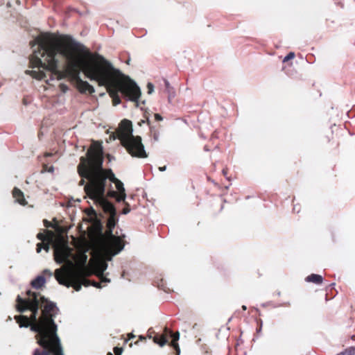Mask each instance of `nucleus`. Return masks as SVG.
<instances>
[{"instance_id":"nucleus-1","label":"nucleus","mask_w":355,"mask_h":355,"mask_svg":"<svg viewBox=\"0 0 355 355\" xmlns=\"http://www.w3.org/2000/svg\"><path fill=\"white\" fill-rule=\"evenodd\" d=\"M33 55L30 62L33 69L37 70L28 72L34 78L42 80L46 77V72H56L58 68V56L64 58L68 70L76 78L77 87L81 93L93 94L94 87L80 77L82 71L90 80L96 81L100 86H117L128 94L135 92L132 99L139 94L137 83L119 69L103 55L92 54L84 44L71 35L57 37L49 33H42L31 42Z\"/></svg>"},{"instance_id":"nucleus-2","label":"nucleus","mask_w":355,"mask_h":355,"mask_svg":"<svg viewBox=\"0 0 355 355\" xmlns=\"http://www.w3.org/2000/svg\"><path fill=\"white\" fill-rule=\"evenodd\" d=\"M103 147L98 145L96 149L88 150L87 157L80 158L78 172L80 176L89 180V183L84 187L87 196L109 215L107 227L109 232L112 234L118 219L114 206L105 197L106 180L109 179L111 182L114 183L119 192L117 194L116 191L110 190L107 193L108 197L115 198L119 202H125L126 194L123 183L115 177L111 169L103 170Z\"/></svg>"},{"instance_id":"nucleus-3","label":"nucleus","mask_w":355,"mask_h":355,"mask_svg":"<svg viewBox=\"0 0 355 355\" xmlns=\"http://www.w3.org/2000/svg\"><path fill=\"white\" fill-rule=\"evenodd\" d=\"M15 320L19 324L20 328H27L30 327L31 331L38 334L39 339L37 343L43 349H51L53 355H64L63 348L61 345L60 338L59 342L54 338L52 328L39 318V321L30 323L29 319L26 315H16Z\"/></svg>"},{"instance_id":"nucleus-4","label":"nucleus","mask_w":355,"mask_h":355,"mask_svg":"<svg viewBox=\"0 0 355 355\" xmlns=\"http://www.w3.org/2000/svg\"><path fill=\"white\" fill-rule=\"evenodd\" d=\"M117 138L132 156L140 158L147 157L148 155L141 142V137L133 135L132 124L130 120L121 121L117 131Z\"/></svg>"},{"instance_id":"nucleus-5","label":"nucleus","mask_w":355,"mask_h":355,"mask_svg":"<svg viewBox=\"0 0 355 355\" xmlns=\"http://www.w3.org/2000/svg\"><path fill=\"white\" fill-rule=\"evenodd\" d=\"M106 234L109 237L106 246V252L110 257L107 260H105L99 255L94 258L93 260V267L98 277L102 276L107 270L108 267L107 261H111L112 257L119 253L124 248L123 240L120 237L114 236L112 233L110 234L107 227Z\"/></svg>"},{"instance_id":"nucleus-6","label":"nucleus","mask_w":355,"mask_h":355,"mask_svg":"<svg viewBox=\"0 0 355 355\" xmlns=\"http://www.w3.org/2000/svg\"><path fill=\"white\" fill-rule=\"evenodd\" d=\"M28 297L23 299L18 295L17 297V304L16 306L17 311L24 313L27 310L31 311V315L28 318L29 321L36 322L39 321L38 310L40 307V300L38 293L28 291L26 293Z\"/></svg>"},{"instance_id":"nucleus-7","label":"nucleus","mask_w":355,"mask_h":355,"mask_svg":"<svg viewBox=\"0 0 355 355\" xmlns=\"http://www.w3.org/2000/svg\"><path fill=\"white\" fill-rule=\"evenodd\" d=\"M40 306L45 304L42 310V314L40 318L43 320L45 322L49 324L52 328L54 338L59 342V336L57 334L58 325L55 324L54 319L56 315L59 313L60 309L57 306L56 303L49 300L44 296L38 293Z\"/></svg>"},{"instance_id":"nucleus-8","label":"nucleus","mask_w":355,"mask_h":355,"mask_svg":"<svg viewBox=\"0 0 355 355\" xmlns=\"http://www.w3.org/2000/svg\"><path fill=\"white\" fill-rule=\"evenodd\" d=\"M89 275H90V272L85 266H78L75 269L70 270L69 271V278L71 284V287H73L76 291H80L82 286L86 287L90 286V281L85 279Z\"/></svg>"},{"instance_id":"nucleus-9","label":"nucleus","mask_w":355,"mask_h":355,"mask_svg":"<svg viewBox=\"0 0 355 355\" xmlns=\"http://www.w3.org/2000/svg\"><path fill=\"white\" fill-rule=\"evenodd\" d=\"M105 87H107L110 96L112 98L114 105H117L120 104V103H121L120 98L118 95L119 92H121L123 95H124L125 97H127L128 100H130V101H134V102H137V103L138 102V101L141 95V89L138 85H137V87L139 88V94L138 95V97H137V98H135V100L132 99V97H134V96H135V92H132L131 90L130 91V92H128V94H126V93L122 92L117 86H105Z\"/></svg>"},{"instance_id":"nucleus-10","label":"nucleus","mask_w":355,"mask_h":355,"mask_svg":"<svg viewBox=\"0 0 355 355\" xmlns=\"http://www.w3.org/2000/svg\"><path fill=\"white\" fill-rule=\"evenodd\" d=\"M71 255V249L66 245H58L54 249V259L57 263H71L69 260Z\"/></svg>"},{"instance_id":"nucleus-11","label":"nucleus","mask_w":355,"mask_h":355,"mask_svg":"<svg viewBox=\"0 0 355 355\" xmlns=\"http://www.w3.org/2000/svg\"><path fill=\"white\" fill-rule=\"evenodd\" d=\"M55 277L60 285L65 286L67 288L71 287L70 279L69 278V271L65 275L62 268L55 270Z\"/></svg>"},{"instance_id":"nucleus-12","label":"nucleus","mask_w":355,"mask_h":355,"mask_svg":"<svg viewBox=\"0 0 355 355\" xmlns=\"http://www.w3.org/2000/svg\"><path fill=\"white\" fill-rule=\"evenodd\" d=\"M13 197L15 201L21 205H26L27 202L24 198V193L19 189L15 188L12 191Z\"/></svg>"},{"instance_id":"nucleus-13","label":"nucleus","mask_w":355,"mask_h":355,"mask_svg":"<svg viewBox=\"0 0 355 355\" xmlns=\"http://www.w3.org/2000/svg\"><path fill=\"white\" fill-rule=\"evenodd\" d=\"M46 279L43 275H38L31 283L33 288L39 289L44 285Z\"/></svg>"},{"instance_id":"nucleus-14","label":"nucleus","mask_w":355,"mask_h":355,"mask_svg":"<svg viewBox=\"0 0 355 355\" xmlns=\"http://www.w3.org/2000/svg\"><path fill=\"white\" fill-rule=\"evenodd\" d=\"M169 334H171V337L173 338V341H172L171 345L176 350V352L178 353L177 355H180V349L178 344L176 343L180 339V333L178 331H177L175 333H173L172 331H170Z\"/></svg>"},{"instance_id":"nucleus-15","label":"nucleus","mask_w":355,"mask_h":355,"mask_svg":"<svg viewBox=\"0 0 355 355\" xmlns=\"http://www.w3.org/2000/svg\"><path fill=\"white\" fill-rule=\"evenodd\" d=\"M306 281L308 282H313L316 284H321L323 282V277L320 275L311 274L306 277Z\"/></svg>"},{"instance_id":"nucleus-16","label":"nucleus","mask_w":355,"mask_h":355,"mask_svg":"<svg viewBox=\"0 0 355 355\" xmlns=\"http://www.w3.org/2000/svg\"><path fill=\"white\" fill-rule=\"evenodd\" d=\"M164 85H165V87H166V91L168 93V101H170L172 98L175 97V92L173 87L171 86V84L168 80L164 79Z\"/></svg>"},{"instance_id":"nucleus-17","label":"nucleus","mask_w":355,"mask_h":355,"mask_svg":"<svg viewBox=\"0 0 355 355\" xmlns=\"http://www.w3.org/2000/svg\"><path fill=\"white\" fill-rule=\"evenodd\" d=\"M51 354L53 355V352L51 349H44L43 351H41L40 349L36 348L34 350L33 355H51Z\"/></svg>"},{"instance_id":"nucleus-18","label":"nucleus","mask_w":355,"mask_h":355,"mask_svg":"<svg viewBox=\"0 0 355 355\" xmlns=\"http://www.w3.org/2000/svg\"><path fill=\"white\" fill-rule=\"evenodd\" d=\"M155 343H157L159 346L163 347L166 343L168 342V340L164 336H162L159 338L155 337L154 338Z\"/></svg>"},{"instance_id":"nucleus-19","label":"nucleus","mask_w":355,"mask_h":355,"mask_svg":"<svg viewBox=\"0 0 355 355\" xmlns=\"http://www.w3.org/2000/svg\"><path fill=\"white\" fill-rule=\"evenodd\" d=\"M337 355H355V347H350Z\"/></svg>"},{"instance_id":"nucleus-20","label":"nucleus","mask_w":355,"mask_h":355,"mask_svg":"<svg viewBox=\"0 0 355 355\" xmlns=\"http://www.w3.org/2000/svg\"><path fill=\"white\" fill-rule=\"evenodd\" d=\"M295 58V53L294 52H290L288 53L283 59V62H286L293 58Z\"/></svg>"},{"instance_id":"nucleus-21","label":"nucleus","mask_w":355,"mask_h":355,"mask_svg":"<svg viewBox=\"0 0 355 355\" xmlns=\"http://www.w3.org/2000/svg\"><path fill=\"white\" fill-rule=\"evenodd\" d=\"M148 94H151L154 92V85L151 83H148L147 85Z\"/></svg>"},{"instance_id":"nucleus-22","label":"nucleus","mask_w":355,"mask_h":355,"mask_svg":"<svg viewBox=\"0 0 355 355\" xmlns=\"http://www.w3.org/2000/svg\"><path fill=\"white\" fill-rule=\"evenodd\" d=\"M114 352L116 355H117V354H122L123 348L116 347L114 348Z\"/></svg>"},{"instance_id":"nucleus-23","label":"nucleus","mask_w":355,"mask_h":355,"mask_svg":"<svg viewBox=\"0 0 355 355\" xmlns=\"http://www.w3.org/2000/svg\"><path fill=\"white\" fill-rule=\"evenodd\" d=\"M155 119L156 121H161L163 120V117L159 114H155Z\"/></svg>"},{"instance_id":"nucleus-24","label":"nucleus","mask_w":355,"mask_h":355,"mask_svg":"<svg viewBox=\"0 0 355 355\" xmlns=\"http://www.w3.org/2000/svg\"><path fill=\"white\" fill-rule=\"evenodd\" d=\"M99 277L101 279V282H110V279L103 277V275Z\"/></svg>"},{"instance_id":"nucleus-25","label":"nucleus","mask_w":355,"mask_h":355,"mask_svg":"<svg viewBox=\"0 0 355 355\" xmlns=\"http://www.w3.org/2000/svg\"><path fill=\"white\" fill-rule=\"evenodd\" d=\"M90 285H92L93 286L96 287V288H101V284L95 282H92L90 281Z\"/></svg>"},{"instance_id":"nucleus-26","label":"nucleus","mask_w":355,"mask_h":355,"mask_svg":"<svg viewBox=\"0 0 355 355\" xmlns=\"http://www.w3.org/2000/svg\"><path fill=\"white\" fill-rule=\"evenodd\" d=\"M43 272L46 275H48L49 277H51L53 275L52 272L49 269H45Z\"/></svg>"},{"instance_id":"nucleus-27","label":"nucleus","mask_w":355,"mask_h":355,"mask_svg":"<svg viewBox=\"0 0 355 355\" xmlns=\"http://www.w3.org/2000/svg\"><path fill=\"white\" fill-rule=\"evenodd\" d=\"M60 87H61V89H62V91L63 92H66L67 90H68V87L67 85H64V84H61L60 85Z\"/></svg>"},{"instance_id":"nucleus-28","label":"nucleus","mask_w":355,"mask_h":355,"mask_svg":"<svg viewBox=\"0 0 355 355\" xmlns=\"http://www.w3.org/2000/svg\"><path fill=\"white\" fill-rule=\"evenodd\" d=\"M130 209L129 207H125V209H123L122 214H128V213H130Z\"/></svg>"},{"instance_id":"nucleus-29","label":"nucleus","mask_w":355,"mask_h":355,"mask_svg":"<svg viewBox=\"0 0 355 355\" xmlns=\"http://www.w3.org/2000/svg\"><path fill=\"white\" fill-rule=\"evenodd\" d=\"M42 243H38L37 245V252H40L41 250H42Z\"/></svg>"},{"instance_id":"nucleus-30","label":"nucleus","mask_w":355,"mask_h":355,"mask_svg":"<svg viewBox=\"0 0 355 355\" xmlns=\"http://www.w3.org/2000/svg\"><path fill=\"white\" fill-rule=\"evenodd\" d=\"M37 238L40 240H44V235L42 233H40L37 234Z\"/></svg>"},{"instance_id":"nucleus-31","label":"nucleus","mask_w":355,"mask_h":355,"mask_svg":"<svg viewBox=\"0 0 355 355\" xmlns=\"http://www.w3.org/2000/svg\"><path fill=\"white\" fill-rule=\"evenodd\" d=\"M166 170V166L159 167V171L161 172H164Z\"/></svg>"},{"instance_id":"nucleus-32","label":"nucleus","mask_w":355,"mask_h":355,"mask_svg":"<svg viewBox=\"0 0 355 355\" xmlns=\"http://www.w3.org/2000/svg\"><path fill=\"white\" fill-rule=\"evenodd\" d=\"M44 249L48 252L49 250V245L48 244H45L44 246Z\"/></svg>"},{"instance_id":"nucleus-33","label":"nucleus","mask_w":355,"mask_h":355,"mask_svg":"<svg viewBox=\"0 0 355 355\" xmlns=\"http://www.w3.org/2000/svg\"><path fill=\"white\" fill-rule=\"evenodd\" d=\"M82 178H83V179L80 181V183H79L80 185L85 184V180H84L85 178L84 177H82Z\"/></svg>"},{"instance_id":"nucleus-34","label":"nucleus","mask_w":355,"mask_h":355,"mask_svg":"<svg viewBox=\"0 0 355 355\" xmlns=\"http://www.w3.org/2000/svg\"><path fill=\"white\" fill-rule=\"evenodd\" d=\"M154 139H155V141H158V139H159V135H157V134H155V135H154Z\"/></svg>"},{"instance_id":"nucleus-35","label":"nucleus","mask_w":355,"mask_h":355,"mask_svg":"<svg viewBox=\"0 0 355 355\" xmlns=\"http://www.w3.org/2000/svg\"><path fill=\"white\" fill-rule=\"evenodd\" d=\"M107 158H108L110 162H111L112 159H114V157L112 155H107Z\"/></svg>"},{"instance_id":"nucleus-36","label":"nucleus","mask_w":355,"mask_h":355,"mask_svg":"<svg viewBox=\"0 0 355 355\" xmlns=\"http://www.w3.org/2000/svg\"><path fill=\"white\" fill-rule=\"evenodd\" d=\"M44 223L46 227H51V225L47 220H44Z\"/></svg>"},{"instance_id":"nucleus-37","label":"nucleus","mask_w":355,"mask_h":355,"mask_svg":"<svg viewBox=\"0 0 355 355\" xmlns=\"http://www.w3.org/2000/svg\"><path fill=\"white\" fill-rule=\"evenodd\" d=\"M222 172H223V174L225 176H226V175H227V171H226L225 169H223Z\"/></svg>"},{"instance_id":"nucleus-38","label":"nucleus","mask_w":355,"mask_h":355,"mask_svg":"<svg viewBox=\"0 0 355 355\" xmlns=\"http://www.w3.org/2000/svg\"><path fill=\"white\" fill-rule=\"evenodd\" d=\"M133 338H135V336L132 334H129L130 339Z\"/></svg>"},{"instance_id":"nucleus-39","label":"nucleus","mask_w":355,"mask_h":355,"mask_svg":"<svg viewBox=\"0 0 355 355\" xmlns=\"http://www.w3.org/2000/svg\"><path fill=\"white\" fill-rule=\"evenodd\" d=\"M204 150H205V151H209V149L207 148V146H205L204 147Z\"/></svg>"},{"instance_id":"nucleus-40","label":"nucleus","mask_w":355,"mask_h":355,"mask_svg":"<svg viewBox=\"0 0 355 355\" xmlns=\"http://www.w3.org/2000/svg\"><path fill=\"white\" fill-rule=\"evenodd\" d=\"M53 167L51 166L49 170V172H53Z\"/></svg>"},{"instance_id":"nucleus-41","label":"nucleus","mask_w":355,"mask_h":355,"mask_svg":"<svg viewBox=\"0 0 355 355\" xmlns=\"http://www.w3.org/2000/svg\"><path fill=\"white\" fill-rule=\"evenodd\" d=\"M242 309H243V310H246V309H247L246 306H245V305H243V306H242Z\"/></svg>"},{"instance_id":"nucleus-42","label":"nucleus","mask_w":355,"mask_h":355,"mask_svg":"<svg viewBox=\"0 0 355 355\" xmlns=\"http://www.w3.org/2000/svg\"><path fill=\"white\" fill-rule=\"evenodd\" d=\"M144 123H145V121L144 120H141V122L139 123V125H141V124H143Z\"/></svg>"},{"instance_id":"nucleus-43","label":"nucleus","mask_w":355,"mask_h":355,"mask_svg":"<svg viewBox=\"0 0 355 355\" xmlns=\"http://www.w3.org/2000/svg\"><path fill=\"white\" fill-rule=\"evenodd\" d=\"M335 285H336V284H335V283H332V284H330V286L333 287V286H334Z\"/></svg>"},{"instance_id":"nucleus-44","label":"nucleus","mask_w":355,"mask_h":355,"mask_svg":"<svg viewBox=\"0 0 355 355\" xmlns=\"http://www.w3.org/2000/svg\"><path fill=\"white\" fill-rule=\"evenodd\" d=\"M277 295L278 296H280V295H281V292H280V291L277 292Z\"/></svg>"},{"instance_id":"nucleus-45","label":"nucleus","mask_w":355,"mask_h":355,"mask_svg":"<svg viewBox=\"0 0 355 355\" xmlns=\"http://www.w3.org/2000/svg\"><path fill=\"white\" fill-rule=\"evenodd\" d=\"M261 327H260L259 329H257V331L259 333V332H260V331H261Z\"/></svg>"},{"instance_id":"nucleus-46","label":"nucleus","mask_w":355,"mask_h":355,"mask_svg":"<svg viewBox=\"0 0 355 355\" xmlns=\"http://www.w3.org/2000/svg\"><path fill=\"white\" fill-rule=\"evenodd\" d=\"M232 320V318H229L228 322H230Z\"/></svg>"},{"instance_id":"nucleus-47","label":"nucleus","mask_w":355,"mask_h":355,"mask_svg":"<svg viewBox=\"0 0 355 355\" xmlns=\"http://www.w3.org/2000/svg\"><path fill=\"white\" fill-rule=\"evenodd\" d=\"M107 355H112V354L111 352H109Z\"/></svg>"}]
</instances>
